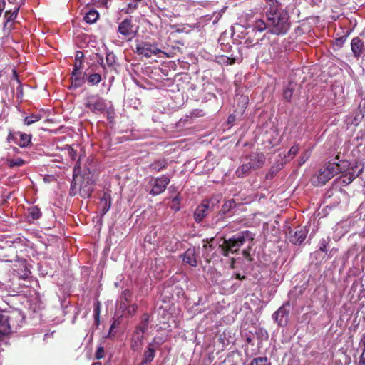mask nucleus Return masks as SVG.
I'll return each instance as SVG.
<instances>
[{"label":"nucleus","instance_id":"obj_1","mask_svg":"<svg viewBox=\"0 0 365 365\" xmlns=\"http://www.w3.org/2000/svg\"><path fill=\"white\" fill-rule=\"evenodd\" d=\"M266 19L268 21L269 33L277 35H285L291 26L288 11L277 0H266L264 8Z\"/></svg>","mask_w":365,"mask_h":365},{"label":"nucleus","instance_id":"obj_2","mask_svg":"<svg viewBox=\"0 0 365 365\" xmlns=\"http://www.w3.org/2000/svg\"><path fill=\"white\" fill-rule=\"evenodd\" d=\"M339 173L340 176L337 178V182L341 185L350 184L356 178L359 177L364 169V165L361 161L356 160L349 162L340 160L337 162Z\"/></svg>","mask_w":365,"mask_h":365},{"label":"nucleus","instance_id":"obj_3","mask_svg":"<svg viewBox=\"0 0 365 365\" xmlns=\"http://www.w3.org/2000/svg\"><path fill=\"white\" fill-rule=\"evenodd\" d=\"M265 161V156L262 153H252L242 160V164L235 170L237 178H244L248 175L253 170L261 168Z\"/></svg>","mask_w":365,"mask_h":365},{"label":"nucleus","instance_id":"obj_4","mask_svg":"<svg viewBox=\"0 0 365 365\" xmlns=\"http://www.w3.org/2000/svg\"><path fill=\"white\" fill-rule=\"evenodd\" d=\"M254 234L249 230L242 231L233 235L228 240H225L222 247L223 255L228 256L229 252H236L246 242H252Z\"/></svg>","mask_w":365,"mask_h":365},{"label":"nucleus","instance_id":"obj_5","mask_svg":"<svg viewBox=\"0 0 365 365\" xmlns=\"http://www.w3.org/2000/svg\"><path fill=\"white\" fill-rule=\"evenodd\" d=\"M150 316L144 314L140 324L135 327L130 340V349L135 352H140L143 346L144 334L148 329Z\"/></svg>","mask_w":365,"mask_h":365},{"label":"nucleus","instance_id":"obj_6","mask_svg":"<svg viewBox=\"0 0 365 365\" xmlns=\"http://www.w3.org/2000/svg\"><path fill=\"white\" fill-rule=\"evenodd\" d=\"M19 313H9L0 311V341H3L5 336L11 332L13 329H16L19 327L14 319H21Z\"/></svg>","mask_w":365,"mask_h":365},{"label":"nucleus","instance_id":"obj_7","mask_svg":"<svg viewBox=\"0 0 365 365\" xmlns=\"http://www.w3.org/2000/svg\"><path fill=\"white\" fill-rule=\"evenodd\" d=\"M336 174H339L337 162H329L312 177V182L315 186L323 185Z\"/></svg>","mask_w":365,"mask_h":365},{"label":"nucleus","instance_id":"obj_8","mask_svg":"<svg viewBox=\"0 0 365 365\" xmlns=\"http://www.w3.org/2000/svg\"><path fill=\"white\" fill-rule=\"evenodd\" d=\"M117 31L119 38L130 41L136 36L138 28L133 24L132 17L128 16L118 24Z\"/></svg>","mask_w":365,"mask_h":365},{"label":"nucleus","instance_id":"obj_9","mask_svg":"<svg viewBox=\"0 0 365 365\" xmlns=\"http://www.w3.org/2000/svg\"><path fill=\"white\" fill-rule=\"evenodd\" d=\"M84 105L93 113H103L106 109V101L98 95L91 94L84 100Z\"/></svg>","mask_w":365,"mask_h":365},{"label":"nucleus","instance_id":"obj_10","mask_svg":"<svg viewBox=\"0 0 365 365\" xmlns=\"http://www.w3.org/2000/svg\"><path fill=\"white\" fill-rule=\"evenodd\" d=\"M135 52L140 56H143L146 58H150L152 56H155L160 53L161 51L159 49L155 44H152L148 41H140L136 45Z\"/></svg>","mask_w":365,"mask_h":365},{"label":"nucleus","instance_id":"obj_11","mask_svg":"<svg viewBox=\"0 0 365 365\" xmlns=\"http://www.w3.org/2000/svg\"><path fill=\"white\" fill-rule=\"evenodd\" d=\"M170 182V178L165 175L154 178L153 180L150 182L152 189L150 191V194L153 196H156L163 193L165 190Z\"/></svg>","mask_w":365,"mask_h":365},{"label":"nucleus","instance_id":"obj_12","mask_svg":"<svg viewBox=\"0 0 365 365\" xmlns=\"http://www.w3.org/2000/svg\"><path fill=\"white\" fill-rule=\"evenodd\" d=\"M289 304H284L280 307L274 314H272L273 319L280 327H284L287 324L289 320Z\"/></svg>","mask_w":365,"mask_h":365},{"label":"nucleus","instance_id":"obj_13","mask_svg":"<svg viewBox=\"0 0 365 365\" xmlns=\"http://www.w3.org/2000/svg\"><path fill=\"white\" fill-rule=\"evenodd\" d=\"M7 140L9 141L14 140L21 147H26L30 144L31 137L30 135L21 132H10L7 137Z\"/></svg>","mask_w":365,"mask_h":365},{"label":"nucleus","instance_id":"obj_14","mask_svg":"<svg viewBox=\"0 0 365 365\" xmlns=\"http://www.w3.org/2000/svg\"><path fill=\"white\" fill-rule=\"evenodd\" d=\"M287 235L288 238L292 243L300 245L305 240L307 235V230L305 227H298L295 231L290 230Z\"/></svg>","mask_w":365,"mask_h":365},{"label":"nucleus","instance_id":"obj_15","mask_svg":"<svg viewBox=\"0 0 365 365\" xmlns=\"http://www.w3.org/2000/svg\"><path fill=\"white\" fill-rule=\"evenodd\" d=\"M209 210V202L207 201H203L200 205H199L195 212H194V219L197 222H201L203 219L207 215Z\"/></svg>","mask_w":365,"mask_h":365},{"label":"nucleus","instance_id":"obj_16","mask_svg":"<svg viewBox=\"0 0 365 365\" xmlns=\"http://www.w3.org/2000/svg\"><path fill=\"white\" fill-rule=\"evenodd\" d=\"M351 48L356 58L360 57L365 52L364 43L359 37H355L351 40Z\"/></svg>","mask_w":365,"mask_h":365},{"label":"nucleus","instance_id":"obj_17","mask_svg":"<svg viewBox=\"0 0 365 365\" xmlns=\"http://www.w3.org/2000/svg\"><path fill=\"white\" fill-rule=\"evenodd\" d=\"M363 118L364 115L362 114L361 110H356L350 115H347L344 120V122L348 128L352 125L356 126L359 124Z\"/></svg>","mask_w":365,"mask_h":365},{"label":"nucleus","instance_id":"obj_18","mask_svg":"<svg viewBox=\"0 0 365 365\" xmlns=\"http://www.w3.org/2000/svg\"><path fill=\"white\" fill-rule=\"evenodd\" d=\"M182 261L192 267L197 266L196 252L195 247L187 249L185 252L180 255Z\"/></svg>","mask_w":365,"mask_h":365},{"label":"nucleus","instance_id":"obj_19","mask_svg":"<svg viewBox=\"0 0 365 365\" xmlns=\"http://www.w3.org/2000/svg\"><path fill=\"white\" fill-rule=\"evenodd\" d=\"M106 61L108 67L111 70L116 71L119 66L117 57L115 53L109 50L106 52Z\"/></svg>","mask_w":365,"mask_h":365},{"label":"nucleus","instance_id":"obj_20","mask_svg":"<svg viewBox=\"0 0 365 365\" xmlns=\"http://www.w3.org/2000/svg\"><path fill=\"white\" fill-rule=\"evenodd\" d=\"M155 349L152 343L148 344L146 349L145 350L141 361L150 364L155 356Z\"/></svg>","mask_w":365,"mask_h":365},{"label":"nucleus","instance_id":"obj_21","mask_svg":"<svg viewBox=\"0 0 365 365\" xmlns=\"http://www.w3.org/2000/svg\"><path fill=\"white\" fill-rule=\"evenodd\" d=\"M111 197L108 193H104L99 202V207L102 215H104L110 208Z\"/></svg>","mask_w":365,"mask_h":365},{"label":"nucleus","instance_id":"obj_22","mask_svg":"<svg viewBox=\"0 0 365 365\" xmlns=\"http://www.w3.org/2000/svg\"><path fill=\"white\" fill-rule=\"evenodd\" d=\"M252 27L255 31L262 32L267 31V33H269L268 21L267 19L266 21L262 19H255L252 24Z\"/></svg>","mask_w":365,"mask_h":365},{"label":"nucleus","instance_id":"obj_23","mask_svg":"<svg viewBox=\"0 0 365 365\" xmlns=\"http://www.w3.org/2000/svg\"><path fill=\"white\" fill-rule=\"evenodd\" d=\"M86 73H84L82 76L81 72H77L76 75L71 73V88L76 89L80 88L85 83L84 76Z\"/></svg>","mask_w":365,"mask_h":365},{"label":"nucleus","instance_id":"obj_24","mask_svg":"<svg viewBox=\"0 0 365 365\" xmlns=\"http://www.w3.org/2000/svg\"><path fill=\"white\" fill-rule=\"evenodd\" d=\"M168 166V162L165 159H160L154 161L150 165V168L156 172H160L165 169Z\"/></svg>","mask_w":365,"mask_h":365},{"label":"nucleus","instance_id":"obj_25","mask_svg":"<svg viewBox=\"0 0 365 365\" xmlns=\"http://www.w3.org/2000/svg\"><path fill=\"white\" fill-rule=\"evenodd\" d=\"M92 71L88 75L87 81L91 86H96L102 81L103 78L99 73L94 72L93 69H92Z\"/></svg>","mask_w":365,"mask_h":365},{"label":"nucleus","instance_id":"obj_26","mask_svg":"<svg viewBox=\"0 0 365 365\" xmlns=\"http://www.w3.org/2000/svg\"><path fill=\"white\" fill-rule=\"evenodd\" d=\"M20 6H15L12 12L9 11L5 13L4 18L6 19L5 26H7L8 23L13 21L16 18Z\"/></svg>","mask_w":365,"mask_h":365},{"label":"nucleus","instance_id":"obj_27","mask_svg":"<svg viewBox=\"0 0 365 365\" xmlns=\"http://www.w3.org/2000/svg\"><path fill=\"white\" fill-rule=\"evenodd\" d=\"M98 12L96 10H90L86 14L84 21L86 23L93 24L98 19Z\"/></svg>","mask_w":365,"mask_h":365},{"label":"nucleus","instance_id":"obj_28","mask_svg":"<svg viewBox=\"0 0 365 365\" xmlns=\"http://www.w3.org/2000/svg\"><path fill=\"white\" fill-rule=\"evenodd\" d=\"M29 217L32 220H38L41 217V212L38 207L31 206L28 208Z\"/></svg>","mask_w":365,"mask_h":365},{"label":"nucleus","instance_id":"obj_29","mask_svg":"<svg viewBox=\"0 0 365 365\" xmlns=\"http://www.w3.org/2000/svg\"><path fill=\"white\" fill-rule=\"evenodd\" d=\"M42 118V115L40 113H34L31 115L26 116L24 120V123L26 125H30L36 122L39 121Z\"/></svg>","mask_w":365,"mask_h":365},{"label":"nucleus","instance_id":"obj_30","mask_svg":"<svg viewBox=\"0 0 365 365\" xmlns=\"http://www.w3.org/2000/svg\"><path fill=\"white\" fill-rule=\"evenodd\" d=\"M249 365H271V362L267 357L260 356L252 359Z\"/></svg>","mask_w":365,"mask_h":365},{"label":"nucleus","instance_id":"obj_31","mask_svg":"<svg viewBox=\"0 0 365 365\" xmlns=\"http://www.w3.org/2000/svg\"><path fill=\"white\" fill-rule=\"evenodd\" d=\"M138 8V3L134 1L129 2L126 6L122 9V11L126 14L133 13L135 10Z\"/></svg>","mask_w":365,"mask_h":365},{"label":"nucleus","instance_id":"obj_32","mask_svg":"<svg viewBox=\"0 0 365 365\" xmlns=\"http://www.w3.org/2000/svg\"><path fill=\"white\" fill-rule=\"evenodd\" d=\"M299 152V146L298 145H294L291 147L289 150L287 152L286 155H284L285 163L288 162L289 160L292 159Z\"/></svg>","mask_w":365,"mask_h":365},{"label":"nucleus","instance_id":"obj_33","mask_svg":"<svg viewBox=\"0 0 365 365\" xmlns=\"http://www.w3.org/2000/svg\"><path fill=\"white\" fill-rule=\"evenodd\" d=\"M14 78L15 79V81H16L18 86L16 87V96L18 98H21L23 97V88H22V85L19 81V79L18 78V76H17V73L16 72L15 70H14Z\"/></svg>","mask_w":365,"mask_h":365},{"label":"nucleus","instance_id":"obj_34","mask_svg":"<svg viewBox=\"0 0 365 365\" xmlns=\"http://www.w3.org/2000/svg\"><path fill=\"white\" fill-rule=\"evenodd\" d=\"M7 164L9 167H19L24 164V160L21 158H17L16 159H9L7 160Z\"/></svg>","mask_w":365,"mask_h":365},{"label":"nucleus","instance_id":"obj_35","mask_svg":"<svg viewBox=\"0 0 365 365\" xmlns=\"http://www.w3.org/2000/svg\"><path fill=\"white\" fill-rule=\"evenodd\" d=\"M235 205H236V203L234 200H230L226 201L224 203V205H222V212L223 213H226V212H229L231 209L235 207Z\"/></svg>","mask_w":365,"mask_h":365},{"label":"nucleus","instance_id":"obj_36","mask_svg":"<svg viewBox=\"0 0 365 365\" xmlns=\"http://www.w3.org/2000/svg\"><path fill=\"white\" fill-rule=\"evenodd\" d=\"M100 312H101V308L100 304L98 302L95 304L94 309H93V317L95 320V324L96 325L99 324L100 322Z\"/></svg>","mask_w":365,"mask_h":365},{"label":"nucleus","instance_id":"obj_37","mask_svg":"<svg viewBox=\"0 0 365 365\" xmlns=\"http://www.w3.org/2000/svg\"><path fill=\"white\" fill-rule=\"evenodd\" d=\"M310 155H311V151L305 150L299 158V160H298L299 165L302 166L303 164H304L305 162L309 158Z\"/></svg>","mask_w":365,"mask_h":365},{"label":"nucleus","instance_id":"obj_38","mask_svg":"<svg viewBox=\"0 0 365 365\" xmlns=\"http://www.w3.org/2000/svg\"><path fill=\"white\" fill-rule=\"evenodd\" d=\"M219 62L224 64L231 65L235 63V58L226 56H222L219 58Z\"/></svg>","mask_w":365,"mask_h":365},{"label":"nucleus","instance_id":"obj_39","mask_svg":"<svg viewBox=\"0 0 365 365\" xmlns=\"http://www.w3.org/2000/svg\"><path fill=\"white\" fill-rule=\"evenodd\" d=\"M81 66H82V61H76V62L73 65L72 74L76 75V73H77V72H81Z\"/></svg>","mask_w":365,"mask_h":365},{"label":"nucleus","instance_id":"obj_40","mask_svg":"<svg viewBox=\"0 0 365 365\" xmlns=\"http://www.w3.org/2000/svg\"><path fill=\"white\" fill-rule=\"evenodd\" d=\"M327 243H328V240L327 239H324V238L322 239L319 242V250L322 252H327Z\"/></svg>","mask_w":365,"mask_h":365},{"label":"nucleus","instance_id":"obj_41","mask_svg":"<svg viewBox=\"0 0 365 365\" xmlns=\"http://www.w3.org/2000/svg\"><path fill=\"white\" fill-rule=\"evenodd\" d=\"M192 117H202L205 115V113L201 109H195L190 112Z\"/></svg>","mask_w":365,"mask_h":365},{"label":"nucleus","instance_id":"obj_42","mask_svg":"<svg viewBox=\"0 0 365 365\" xmlns=\"http://www.w3.org/2000/svg\"><path fill=\"white\" fill-rule=\"evenodd\" d=\"M79 170V168H77V166H75L74 167V169H73V180L71 184V187L72 189H74L76 187V178H77V175H78V171Z\"/></svg>","mask_w":365,"mask_h":365},{"label":"nucleus","instance_id":"obj_43","mask_svg":"<svg viewBox=\"0 0 365 365\" xmlns=\"http://www.w3.org/2000/svg\"><path fill=\"white\" fill-rule=\"evenodd\" d=\"M284 98L287 100V101H290V99L292 98V89L290 88H286L284 91Z\"/></svg>","mask_w":365,"mask_h":365},{"label":"nucleus","instance_id":"obj_44","mask_svg":"<svg viewBox=\"0 0 365 365\" xmlns=\"http://www.w3.org/2000/svg\"><path fill=\"white\" fill-rule=\"evenodd\" d=\"M120 322L118 320H115L113 322L112 325L110 326V331H109V335H114L115 334V331H114L115 328L117 327L119 325Z\"/></svg>","mask_w":365,"mask_h":365},{"label":"nucleus","instance_id":"obj_45","mask_svg":"<svg viewBox=\"0 0 365 365\" xmlns=\"http://www.w3.org/2000/svg\"><path fill=\"white\" fill-rule=\"evenodd\" d=\"M137 309H138L137 304H133L128 308V313L133 315L136 312Z\"/></svg>","mask_w":365,"mask_h":365},{"label":"nucleus","instance_id":"obj_46","mask_svg":"<svg viewBox=\"0 0 365 365\" xmlns=\"http://www.w3.org/2000/svg\"><path fill=\"white\" fill-rule=\"evenodd\" d=\"M103 353H104V351H103V349L102 347H99L97 349V351L96 353V359H101L103 357Z\"/></svg>","mask_w":365,"mask_h":365},{"label":"nucleus","instance_id":"obj_47","mask_svg":"<svg viewBox=\"0 0 365 365\" xmlns=\"http://www.w3.org/2000/svg\"><path fill=\"white\" fill-rule=\"evenodd\" d=\"M173 209L175 211H178L180 210L179 206H177V205L179 204V199H178V197H174L173 200Z\"/></svg>","mask_w":365,"mask_h":365},{"label":"nucleus","instance_id":"obj_48","mask_svg":"<svg viewBox=\"0 0 365 365\" xmlns=\"http://www.w3.org/2000/svg\"><path fill=\"white\" fill-rule=\"evenodd\" d=\"M365 364V347L360 356L359 365H364Z\"/></svg>","mask_w":365,"mask_h":365},{"label":"nucleus","instance_id":"obj_49","mask_svg":"<svg viewBox=\"0 0 365 365\" xmlns=\"http://www.w3.org/2000/svg\"><path fill=\"white\" fill-rule=\"evenodd\" d=\"M83 54L81 51H77V53L76 55V61H81V58H83Z\"/></svg>","mask_w":365,"mask_h":365},{"label":"nucleus","instance_id":"obj_50","mask_svg":"<svg viewBox=\"0 0 365 365\" xmlns=\"http://www.w3.org/2000/svg\"><path fill=\"white\" fill-rule=\"evenodd\" d=\"M5 6V0H0V11L2 12Z\"/></svg>","mask_w":365,"mask_h":365},{"label":"nucleus","instance_id":"obj_51","mask_svg":"<svg viewBox=\"0 0 365 365\" xmlns=\"http://www.w3.org/2000/svg\"><path fill=\"white\" fill-rule=\"evenodd\" d=\"M235 276H236V278H237V279H240V280L243 279H245V275H241V274H239V273H237V274H235Z\"/></svg>","mask_w":365,"mask_h":365},{"label":"nucleus","instance_id":"obj_52","mask_svg":"<svg viewBox=\"0 0 365 365\" xmlns=\"http://www.w3.org/2000/svg\"><path fill=\"white\" fill-rule=\"evenodd\" d=\"M24 3H25V0H20L19 4L17 6H20V7H21V6H23L24 4Z\"/></svg>","mask_w":365,"mask_h":365},{"label":"nucleus","instance_id":"obj_53","mask_svg":"<svg viewBox=\"0 0 365 365\" xmlns=\"http://www.w3.org/2000/svg\"><path fill=\"white\" fill-rule=\"evenodd\" d=\"M138 365H150L149 364H147L145 362L141 361Z\"/></svg>","mask_w":365,"mask_h":365},{"label":"nucleus","instance_id":"obj_54","mask_svg":"<svg viewBox=\"0 0 365 365\" xmlns=\"http://www.w3.org/2000/svg\"><path fill=\"white\" fill-rule=\"evenodd\" d=\"M361 343H363V345L365 347V334H364V339L361 340Z\"/></svg>","mask_w":365,"mask_h":365},{"label":"nucleus","instance_id":"obj_55","mask_svg":"<svg viewBox=\"0 0 365 365\" xmlns=\"http://www.w3.org/2000/svg\"><path fill=\"white\" fill-rule=\"evenodd\" d=\"M10 4H15L16 0H8Z\"/></svg>","mask_w":365,"mask_h":365},{"label":"nucleus","instance_id":"obj_56","mask_svg":"<svg viewBox=\"0 0 365 365\" xmlns=\"http://www.w3.org/2000/svg\"><path fill=\"white\" fill-rule=\"evenodd\" d=\"M93 365H101L100 363H94Z\"/></svg>","mask_w":365,"mask_h":365},{"label":"nucleus","instance_id":"obj_57","mask_svg":"<svg viewBox=\"0 0 365 365\" xmlns=\"http://www.w3.org/2000/svg\"><path fill=\"white\" fill-rule=\"evenodd\" d=\"M101 65H102V68H103V69H104V70H105V69H106V68H105V66L103 64V63H101Z\"/></svg>","mask_w":365,"mask_h":365},{"label":"nucleus","instance_id":"obj_58","mask_svg":"<svg viewBox=\"0 0 365 365\" xmlns=\"http://www.w3.org/2000/svg\"><path fill=\"white\" fill-rule=\"evenodd\" d=\"M3 285L4 284L0 282V288H1L3 287Z\"/></svg>","mask_w":365,"mask_h":365}]
</instances>
